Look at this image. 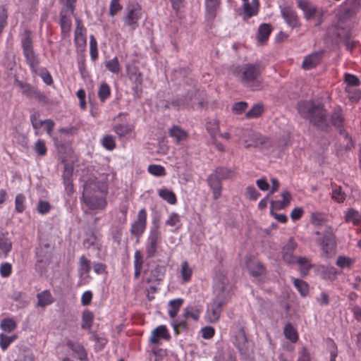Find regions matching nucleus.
I'll list each match as a JSON object with an SVG mask.
<instances>
[{
    "mask_svg": "<svg viewBox=\"0 0 361 361\" xmlns=\"http://www.w3.org/2000/svg\"><path fill=\"white\" fill-rule=\"evenodd\" d=\"M299 114L314 126L326 130L330 124L341 128L344 121L342 109L336 107L330 116H327L323 106L315 104L313 101H302L297 106Z\"/></svg>",
    "mask_w": 361,
    "mask_h": 361,
    "instance_id": "obj_1",
    "label": "nucleus"
},
{
    "mask_svg": "<svg viewBox=\"0 0 361 361\" xmlns=\"http://www.w3.org/2000/svg\"><path fill=\"white\" fill-rule=\"evenodd\" d=\"M107 194L106 182H85L81 197L82 204L89 210H104L107 206Z\"/></svg>",
    "mask_w": 361,
    "mask_h": 361,
    "instance_id": "obj_2",
    "label": "nucleus"
},
{
    "mask_svg": "<svg viewBox=\"0 0 361 361\" xmlns=\"http://www.w3.org/2000/svg\"><path fill=\"white\" fill-rule=\"evenodd\" d=\"M262 71L259 64H245L240 70L242 84L252 91L259 90L263 82Z\"/></svg>",
    "mask_w": 361,
    "mask_h": 361,
    "instance_id": "obj_3",
    "label": "nucleus"
},
{
    "mask_svg": "<svg viewBox=\"0 0 361 361\" xmlns=\"http://www.w3.org/2000/svg\"><path fill=\"white\" fill-rule=\"evenodd\" d=\"M154 226L150 228L145 243V252L147 258L154 257L161 242V233L158 223L153 221Z\"/></svg>",
    "mask_w": 361,
    "mask_h": 361,
    "instance_id": "obj_4",
    "label": "nucleus"
},
{
    "mask_svg": "<svg viewBox=\"0 0 361 361\" xmlns=\"http://www.w3.org/2000/svg\"><path fill=\"white\" fill-rule=\"evenodd\" d=\"M224 287L221 286V292L208 305L205 314V319L207 322L215 323L219 319L222 312V307L227 302L226 298L224 297Z\"/></svg>",
    "mask_w": 361,
    "mask_h": 361,
    "instance_id": "obj_5",
    "label": "nucleus"
},
{
    "mask_svg": "<svg viewBox=\"0 0 361 361\" xmlns=\"http://www.w3.org/2000/svg\"><path fill=\"white\" fill-rule=\"evenodd\" d=\"M298 7L302 11L304 18L310 20L317 18V26L322 23L323 9L312 5L309 0H296Z\"/></svg>",
    "mask_w": 361,
    "mask_h": 361,
    "instance_id": "obj_6",
    "label": "nucleus"
},
{
    "mask_svg": "<svg viewBox=\"0 0 361 361\" xmlns=\"http://www.w3.org/2000/svg\"><path fill=\"white\" fill-rule=\"evenodd\" d=\"M141 18V6L137 2L129 3L126 6V14L123 17L125 25L135 30L138 27V21Z\"/></svg>",
    "mask_w": 361,
    "mask_h": 361,
    "instance_id": "obj_7",
    "label": "nucleus"
},
{
    "mask_svg": "<svg viewBox=\"0 0 361 361\" xmlns=\"http://www.w3.org/2000/svg\"><path fill=\"white\" fill-rule=\"evenodd\" d=\"M322 254L326 257L334 255L336 252V242L334 233L331 228H328L324 234V236L318 240Z\"/></svg>",
    "mask_w": 361,
    "mask_h": 361,
    "instance_id": "obj_8",
    "label": "nucleus"
},
{
    "mask_svg": "<svg viewBox=\"0 0 361 361\" xmlns=\"http://www.w3.org/2000/svg\"><path fill=\"white\" fill-rule=\"evenodd\" d=\"M166 269L163 266L157 265L152 269L145 270L143 281L149 284V289L152 293L156 291L154 284L161 281L165 275Z\"/></svg>",
    "mask_w": 361,
    "mask_h": 361,
    "instance_id": "obj_9",
    "label": "nucleus"
},
{
    "mask_svg": "<svg viewBox=\"0 0 361 361\" xmlns=\"http://www.w3.org/2000/svg\"><path fill=\"white\" fill-rule=\"evenodd\" d=\"M200 313L201 310L196 307H187L185 308L183 314V319L178 318L172 322L174 331L178 332L179 329H186L187 319H192L196 322L199 319Z\"/></svg>",
    "mask_w": 361,
    "mask_h": 361,
    "instance_id": "obj_10",
    "label": "nucleus"
},
{
    "mask_svg": "<svg viewBox=\"0 0 361 361\" xmlns=\"http://www.w3.org/2000/svg\"><path fill=\"white\" fill-rule=\"evenodd\" d=\"M147 212L145 208H142L139 210L135 220L130 226V233L132 235L140 238L147 228Z\"/></svg>",
    "mask_w": 361,
    "mask_h": 361,
    "instance_id": "obj_11",
    "label": "nucleus"
},
{
    "mask_svg": "<svg viewBox=\"0 0 361 361\" xmlns=\"http://www.w3.org/2000/svg\"><path fill=\"white\" fill-rule=\"evenodd\" d=\"M280 11L282 18L290 27L296 28L300 26V18L293 8L288 6H280Z\"/></svg>",
    "mask_w": 361,
    "mask_h": 361,
    "instance_id": "obj_12",
    "label": "nucleus"
},
{
    "mask_svg": "<svg viewBox=\"0 0 361 361\" xmlns=\"http://www.w3.org/2000/svg\"><path fill=\"white\" fill-rule=\"evenodd\" d=\"M171 339L170 333L165 325H159L156 327L151 333L149 338V343L154 345L161 344V341H169Z\"/></svg>",
    "mask_w": 361,
    "mask_h": 361,
    "instance_id": "obj_13",
    "label": "nucleus"
},
{
    "mask_svg": "<svg viewBox=\"0 0 361 361\" xmlns=\"http://www.w3.org/2000/svg\"><path fill=\"white\" fill-rule=\"evenodd\" d=\"M259 0H252L251 3L249 2V0L246 1H243L242 8H243V20H248L250 18L257 16L259 12Z\"/></svg>",
    "mask_w": 361,
    "mask_h": 361,
    "instance_id": "obj_14",
    "label": "nucleus"
},
{
    "mask_svg": "<svg viewBox=\"0 0 361 361\" xmlns=\"http://www.w3.org/2000/svg\"><path fill=\"white\" fill-rule=\"evenodd\" d=\"M16 84L18 87L20 89L21 92L27 97L30 99L35 98L38 99H42L44 98V95L42 93H41L35 88L32 87L30 84L23 82L19 80L16 81Z\"/></svg>",
    "mask_w": 361,
    "mask_h": 361,
    "instance_id": "obj_15",
    "label": "nucleus"
},
{
    "mask_svg": "<svg viewBox=\"0 0 361 361\" xmlns=\"http://www.w3.org/2000/svg\"><path fill=\"white\" fill-rule=\"evenodd\" d=\"M297 247V243L293 238H290L282 249V257L288 264L295 262L293 253Z\"/></svg>",
    "mask_w": 361,
    "mask_h": 361,
    "instance_id": "obj_16",
    "label": "nucleus"
},
{
    "mask_svg": "<svg viewBox=\"0 0 361 361\" xmlns=\"http://www.w3.org/2000/svg\"><path fill=\"white\" fill-rule=\"evenodd\" d=\"M169 135L176 144L185 141L188 137V132L177 125H173L169 130Z\"/></svg>",
    "mask_w": 361,
    "mask_h": 361,
    "instance_id": "obj_17",
    "label": "nucleus"
},
{
    "mask_svg": "<svg viewBox=\"0 0 361 361\" xmlns=\"http://www.w3.org/2000/svg\"><path fill=\"white\" fill-rule=\"evenodd\" d=\"M66 345L75 354L78 360L80 361L87 360V351L81 343L69 339L66 341Z\"/></svg>",
    "mask_w": 361,
    "mask_h": 361,
    "instance_id": "obj_18",
    "label": "nucleus"
},
{
    "mask_svg": "<svg viewBox=\"0 0 361 361\" xmlns=\"http://www.w3.org/2000/svg\"><path fill=\"white\" fill-rule=\"evenodd\" d=\"M23 53L32 73L37 74L38 73V68H39V59L38 56L35 53L34 49Z\"/></svg>",
    "mask_w": 361,
    "mask_h": 361,
    "instance_id": "obj_19",
    "label": "nucleus"
},
{
    "mask_svg": "<svg viewBox=\"0 0 361 361\" xmlns=\"http://www.w3.org/2000/svg\"><path fill=\"white\" fill-rule=\"evenodd\" d=\"M74 41L78 48L83 50L87 44L86 30L80 23H78L75 30Z\"/></svg>",
    "mask_w": 361,
    "mask_h": 361,
    "instance_id": "obj_20",
    "label": "nucleus"
},
{
    "mask_svg": "<svg viewBox=\"0 0 361 361\" xmlns=\"http://www.w3.org/2000/svg\"><path fill=\"white\" fill-rule=\"evenodd\" d=\"M233 174L234 173L231 170L227 168L219 167L209 176L207 180H223L224 179H232L234 178Z\"/></svg>",
    "mask_w": 361,
    "mask_h": 361,
    "instance_id": "obj_21",
    "label": "nucleus"
},
{
    "mask_svg": "<svg viewBox=\"0 0 361 361\" xmlns=\"http://www.w3.org/2000/svg\"><path fill=\"white\" fill-rule=\"evenodd\" d=\"M70 12L65 8H62L60 13L59 24L61 29V32L63 35L68 33L71 29L72 21L71 18Z\"/></svg>",
    "mask_w": 361,
    "mask_h": 361,
    "instance_id": "obj_22",
    "label": "nucleus"
},
{
    "mask_svg": "<svg viewBox=\"0 0 361 361\" xmlns=\"http://www.w3.org/2000/svg\"><path fill=\"white\" fill-rule=\"evenodd\" d=\"M321 57V52H314L307 55L302 61V68L305 70H310L316 67L320 62Z\"/></svg>",
    "mask_w": 361,
    "mask_h": 361,
    "instance_id": "obj_23",
    "label": "nucleus"
},
{
    "mask_svg": "<svg viewBox=\"0 0 361 361\" xmlns=\"http://www.w3.org/2000/svg\"><path fill=\"white\" fill-rule=\"evenodd\" d=\"M247 267L254 277L262 276L266 273V268L260 262H249L247 263Z\"/></svg>",
    "mask_w": 361,
    "mask_h": 361,
    "instance_id": "obj_24",
    "label": "nucleus"
},
{
    "mask_svg": "<svg viewBox=\"0 0 361 361\" xmlns=\"http://www.w3.org/2000/svg\"><path fill=\"white\" fill-rule=\"evenodd\" d=\"M180 274L182 283H186L191 281L193 274V269L187 261H184L181 263Z\"/></svg>",
    "mask_w": 361,
    "mask_h": 361,
    "instance_id": "obj_25",
    "label": "nucleus"
},
{
    "mask_svg": "<svg viewBox=\"0 0 361 361\" xmlns=\"http://www.w3.org/2000/svg\"><path fill=\"white\" fill-rule=\"evenodd\" d=\"M281 200L271 202V207L275 209H283L286 208L290 202L292 197L289 192L283 191L281 195Z\"/></svg>",
    "mask_w": 361,
    "mask_h": 361,
    "instance_id": "obj_26",
    "label": "nucleus"
},
{
    "mask_svg": "<svg viewBox=\"0 0 361 361\" xmlns=\"http://www.w3.org/2000/svg\"><path fill=\"white\" fill-rule=\"evenodd\" d=\"M12 249V243L6 234L0 235V257H6Z\"/></svg>",
    "mask_w": 361,
    "mask_h": 361,
    "instance_id": "obj_27",
    "label": "nucleus"
},
{
    "mask_svg": "<svg viewBox=\"0 0 361 361\" xmlns=\"http://www.w3.org/2000/svg\"><path fill=\"white\" fill-rule=\"evenodd\" d=\"M37 306L46 307L52 304L54 301V298L51 295V293L48 290H43L42 292L37 295Z\"/></svg>",
    "mask_w": 361,
    "mask_h": 361,
    "instance_id": "obj_28",
    "label": "nucleus"
},
{
    "mask_svg": "<svg viewBox=\"0 0 361 361\" xmlns=\"http://www.w3.org/2000/svg\"><path fill=\"white\" fill-rule=\"evenodd\" d=\"M183 304V300L181 298H176L171 300L169 302V316L175 320L182 305Z\"/></svg>",
    "mask_w": 361,
    "mask_h": 361,
    "instance_id": "obj_29",
    "label": "nucleus"
},
{
    "mask_svg": "<svg viewBox=\"0 0 361 361\" xmlns=\"http://www.w3.org/2000/svg\"><path fill=\"white\" fill-rule=\"evenodd\" d=\"M248 341L243 329L238 331L235 336V344L240 352H245L248 348Z\"/></svg>",
    "mask_w": 361,
    "mask_h": 361,
    "instance_id": "obj_30",
    "label": "nucleus"
},
{
    "mask_svg": "<svg viewBox=\"0 0 361 361\" xmlns=\"http://www.w3.org/2000/svg\"><path fill=\"white\" fill-rule=\"evenodd\" d=\"M271 32V27L269 24L263 23L259 26L257 39L259 42H263L268 39Z\"/></svg>",
    "mask_w": 361,
    "mask_h": 361,
    "instance_id": "obj_31",
    "label": "nucleus"
},
{
    "mask_svg": "<svg viewBox=\"0 0 361 361\" xmlns=\"http://www.w3.org/2000/svg\"><path fill=\"white\" fill-rule=\"evenodd\" d=\"M21 46L23 52L33 50L32 39L30 31L25 30L21 35Z\"/></svg>",
    "mask_w": 361,
    "mask_h": 361,
    "instance_id": "obj_32",
    "label": "nucleus"
},
{
    "mask_svg": "<svg viewBox=\"0 0 361 361\" xmlns=\"http://www.w3.org/2000/svg\"><path fill=\"white\" fill-rule=\"evenodd\" d=\"M143 265V257L140 250H136L134 255V277L138 279L141 274Z\"/></svg>",
    "mask_w": 361,
    "mask_h": 361,
    "instance_id": "obj_33",
    "label": "nucleus"
},
{
    "mask_svg": "<svg viewBox=\"0 0 361 361\" xmlns=\"http://www.w3.org/2000/svg\"><path fill=\"white\" fill-rule=\"evenodd\" d=\"M345 221L353 223L355 226L359 225L361 223V216L359 212L354 209H349L345 213Z\"/></svg>",
    "mask_w": 361,
    "mask_h": 361,
    "instance_id": "obj_34",
    "label": "nucleus"
},
{
    "mask_svg": "<svg viewBox=\"0 0 361 361\" xmlns=\"http://www.w3.org/2000/svg\"><path fill=\"white\" fill-rule=\"evenodd\" d=\"M158 194L161 198L170 204H176L177 202L176 195L171 190L167 188H161L159 190Z\"/></svg>",
    "mask_w": 361,
    "mask_h": 361,
    "instance_id": "obj_35",
    "label": "nucleus"
},
{
    "mask_svg": "<svg viewBox=\"0 0 361 361\" xmlns=\"http://www.w3.org/2000/svg\"><path fill=\"white\" fill-rule=\"evenodd\" d=\"M133 130V128L128 123H117L113 126L114 132L119 137H123L128 135Z\"/></svg>",
    "mask_w": 361,
    "mask_h": 361,
    "instance_id": "obj_36",
    "label": "nucleus"
},
{
    "mask_svg": "<svg viewBox=\"0 0 361 361\" xmlns=\"http://www.w3.org/2000/svg\"><path fill=\"white\" fill-rule=\"evenodd\" d=\"M94 314L89 310L83 311L82 314L81 328L82 329L90 330L93 324Z\"/></svg>",
    "mask_w": 361,
    "mask_h": 361,
    "instance_id": "obj_37",
    "label": "nucleus"
},
{
    "mask_svg": "<svg viewBox=\"0 0 361 361\" xmlns=\"http://www.w3.org/2000/svg\"><path fill=\"white\" fill-rule=\"evenodd\" d=\"M264 111V108L262 104H255L248 111H247L245 117L247 119L257 118L263 114Z\"/></svg>",
    "mask_w": 361,
    "mask_h": 361,
    "instance_id": "obj_38",
    "label": "nucleus"
},
{
    "mask_svg": "<svg viewBox=\"0 0 361 361\" xmlns=\"http://www.w3.org/2000/svg\"><path fill=\"white\" fill-rule=\"evenodd\" d=\"M79 274L82 276L85 274H89L91 271L90 260H89L85 255H82L79 259Z\"/></svg>",
    "mask_w": 361,
    "mask_h": 361,
    "instance_id": "obj_39",
    "label": "nucleus"
},
{
    "mask_svg": "<svg viewBox=\"0 0 361 361\" xmlns=\"http://www.w3.org/2000/svg\"><path fill=\"white\" fill-rule=\"evenodd\" d=\"M207 15L214 18L216 10L220 4V0H204Z\"/></svg>",
    "mask_w": 361,
    "mask_h": 361,
    "instance_id": "obj_40",
    "label": "nucleus"
},
{
    "mask_svg": "<svg viewBox=\"0 0 361 361\" xmlns=\"http://www.w3.org/2000/svg\"><path fill=\"white\" fill-rule=\"evenodd\" d=\"M97 94L100 102H104L111 95L110 86L106 82L102 83L99 87Z\"/></svg>",
    "mask_w": 361,
    "mask_h": 361,
    "instance_id": "obj_41",
    "label": "nucleus"
},
{
    "mask_svg": "<svg viewBox=\"0 0 361 361\" xmlns=\"http://www.w3.org/2000/svg\"><path fill=\"white\" fill-rule=\"evenodd\" d=\"M101 145L105 149L112 151L116 147L115 137L111 135H105L101 140Z\"/></svg>",
    "mask_w": 361,
    "mask_h": 361,
    "instance_id": "obj_42",
    "label": "nucleus"
},
{
    "mask_svg": "<svg viewBox=\"0 0 361 361\" xmlns=\"http://www.w3.org/2000/svg\"><path fill=\"white\" fill-rule=\"evenodd\" d=\"M206 128L211 137H215L219 130V121L216 118H210L207 121Z\"/></svg>",
    "mask_w": 361,
    "mask_h": 361,
    "instance_id": "obj_43",
    "label": "nucleus"
},
{
    "mask_svg": "<svg viewBox=\"0 0 361 361\" xmlns=\"http://www.w3.org/2000/svg\"><path fill=\"white\" fill-rule=\"evenodd\" d=\"M0 328L6 333H10L17 328V324L12 318H6L1 320Z\"/></svg>",
    "mask_w": 361,
    "mask_h": 361,
    "instance_id": "obj_44",
    "label": "nucleus"
},
{
    "mask_svg": "<svg viewBox=\"0 0 361 361\" xmlns=\"http://www.w3.org/2000/svg\"><path fill=\"white\" fill-rule=\"evenodd\" d=\"M123 225H112L110 228V233L113 240L117 243L120 244L123 233Z\"/></svg>",
    "mask_w": 361,
    "mask_h": 361,
    "instance_id": "obj_45",
    "label": "nucleus"
},
{
    "mask_svg": "<svg viewBox=\"0 0 361 361\" xmlns=\"http://www.w3.org/2000/svg\"><path fill=\"white\" fill-rule=\"evenodd\" d=\"M284 335L287 339L293 343H296L298 340V332L290 324H288L285 326Z\"/></svg>",
    "mask_w": 361,
    "mask_h": 361,
    "instance_id": "obj_46",
    "label": "nucleus"
},
{
    "mask_svg": "<svg viewBox=\"0 0 361 361\" xmlns=\"http://www.w3.org/2000/svg\"><path fill=\"white\" fill-rule=\"evenodd\" d=\"M297 263L298 264L299 267H300V274L302 276H306L309 270L312 267L310 261L306 257H300L298 258Z\"/></svg>",
    "mask_w": 361,
    "mask_h": 361,
    "instance_id": "obj_47",
    "label": "nucleus"
},
{
    "mask_svg": "<svg viewBox=\"0 0 361 361\" xmlns=\"http://www.w3.org/2000/svg\"><path fill=\"white\" fill-rule=\"evenodd\" d=\"M165 224L166 225L171 227H176L177 229H179L182 226L180 216L176 212H172L170 214Z\"/></svg>",
    "mask_w": 361,
    "mask_h": 361,
    "instance_id": "obj_48",
    "label": "nucleus"
},
{
    "mask_svg": "<svg viewBox=\"0 0 361 361\" xmlns=\"http://www.w3.org/2000/svg\"><path fill=\"white\" fill-rule=\"evenodd\" d=\"M17 339V335L6 336L4 334H0V347L4 351L10 344Z\"/></svg>",
    "mask_w": 361,
    "mask_h": 361,
    "instance_id": "obj_49",
    "label": "nucleus"
},
{
    "mask_svg": "<svg viewBox=\"0 0 361 361\" xmlns=\"http://www.w3.org/2000/svg\"><path fill=\"white\" fill-rule=\"evenodd\" d=\"M293 283L302 296L304 297L308 294L309 286L307 283L298 279H294Z\"/></svg>",
    "mask_w": 361,
    "mask_h": 361,
    "instance_id": "obj_50",
    "label": "nucleus"
},
{
    "mask_svg": "<svg viewBox=\"0 0 361 361\" xmlns=\"http://www.w3.org/2000/svg\"><path fill=\"white\" fill-rule=\"evenodd\" d=\"M345 91L352 102H357L361 98V92L355 87H345Z\"/></svg>",
    "mask_w": 361,
    "mask_h": 361,
    "instance_id": "obj_51",
    "label": "nucleus"
},
{
    "mask_svg": "<svg viewBox=\"0 0 361 361\" xmlns=\"http://www.w3.org/2000/svg\"><path fill=\"white\" fill-rule=\"evenodd\" d=\"M90 55L92 61L98 58L97 42L94 35L90 37Z\"/></svg>",
    "mask_w": 361,
    "mask_h": 361,
    "instance_id": "obj_52",
    "label": "nucleus"
},
{
    "mask_svg": "<svg viewBox=\"0 0 361 361\" xmlns=\"http://www.w3.org/2000/svg\"><path fill=\"white\" fill-rule=\"evenodd\" d=\"M279 187V182H272V186H271L269 193L265 197L262 199L258 204V207L259 209L262 210L267 207L269 195L273 194L276 190H278Z\"/></svg>",
    "mask_w": 361,
    "mask_h": 361,
    "instance_id": "obj_53",
    "label": "nucleus"
},
{
    "mask_svg": "<svg viewBox=\"0 0 361 361\" xmlns=\"http://www.w3.org/2000/svg\"><path fill=\"white\" fill-rule=\"evenodd\" d=\"M105 66L107 70L113 73H118L120 72V65L117 56L106 62Z\"/></svg>",
    "mask_w": 361,
    "mask_h": 361,
    "instance_id": "obj_54",
    "label": "nucleus"
},
{
    "mask_svg": "<svg viewBox=\"0 0 361 361\" xmlns=\"http://www.w3.org/2000/svg\"><path fill=\"white\" fill-rule=\"evenodd\" d=\"M25 197L23 194H18L15 200V209L18 213H23L25 209Z\"/></svg>",
    "mask_w": 361,
    "mask_h": 361,
    "instance_id": "obj_55",
    "label": "nucleus"
},
{
    "mask_svg": "<svg viewBox=\"0 0 361 361\" xmlns=\"http://www.w3.org/2000/svg\"><path fill=\"white\" fill-rule=\"evenodd\" d=\"M344 81L346 83V87H355L360 85L358 78L350 73H345Z\"/></svg>",
    "mask_w": 361,
    "mask_h": 361,
    "instance_id": "obj_56",
    "label": "nucleus"
},
{
    "mask_svg": "<svg viewBox=\"0 0 361 361\" xmlns=\"http://www.w3.org/2000/svg\"><path fill=\"white\" fill-rule=\"evenodd\" d=\"M34 149L37 155L44 157L47 154V149L44 140L38 139L34 145Z\"/></svg>",
    "mask_w": 361,
    "mask_h": 361,
    "instance_id": "obj_57",
    "label": "nucleus"
},
{
    "mask_svg": "<svg viewBox=\"0 0 361 361\" xmlns=\"http://www.w3.org/2000/svg\"><path fill=\"white\" fill-rule=\"evenodd\" d=\"M40 76L44 82L47 85H51L53 82V79L49 72L45 68L39 67L38 73L36 74Z\"/></svg>",
    "mask_w": 361,
    "mask_h": 361,
    "instance_id": "obj_58",
    "label": "nucleus"
},
{
    "mask_svg": "<svg viewBox=\"0 0 361 361\" xmlns=\"http://www.w3.org/2000/svg\"><path fill=\"white\" fill-rule=\"evenodd\" d=\"M123 8L122 5L120 4L119 0H111L109 4V13L111 17H114L117 14L118 12L121 11Z\"/></svg>",
    "mask_w": 361,
    "mask_h": 361,
    "instance_id": "obj_59",
    "label": "nucleus"
},
{
    "mask_svg": "<svg viewBox=\"0 0 361 361\" xmlns=\"http://www.w3.org/2000/svg\"><path fill=\"white\" fill-rule=\"evenodd\" d=\"M148 172L155 176H161L165 174V169L161 165L152 164L148 166Z\"/></svg>",
    "mask_w": 361,
    "mask_h": 361,
    "instance_id": "obj_60",
    "label": "nucleus"
},
{
    "mask_svg": "<svg viewBox=\"0 0 361 361\" xmlns=\"http://www.w3.org/2000/svg\"><path fill=\"white\" fill-rule=\"evenodd\" d=\"M209 184L210 188L212 190L214 199L217 200L221 194V182H209Z\"/></svg>",
    "mask_w": 361,
    "mask_h": 361,
    "instance_id": "obj_61",
    "label": "nucleus"
},
{
    "mask_svg": "<svg viewBox=\"0 0 361 361\" xmlns=\"http://www.w3.org/2000/svg\"><path fill=\"white\" fill-rule=\"evenodd\" d=\"M248 104L246 102H238L233 104L232 106V112L235 114H241L245 111Z\"/></svg>",
    "mask_w": 361,
    "mask_h": 361,
    "instance_id": "obj_62",
    "label": "nucleus"
},
{
    "mask_svg": "<svg viewBox=\"0 0 361 361\" xmlns=\"http://www.w3.org/2000/svg\"><path fill=\"white\" fill-rule=\"evenodd\" d=\"M332 198L337 202H343L345 199V193L341 191V187H334Z\"/></svg>",
    "mask_w": 361,
    "mask_h": 361,
    "instance_id": "obj_63",
    "label": "nucleus"
},
{
    "mask_svg": "<svg viewBox=\"0 0 361 361\" xmlns=\"http://www.w3.org/2000/svg\"><path fill=\"white\" fill-rule=\"evenodd\" d=\"M12 273V266L8 262H4L0 265V275L3 278L8 277Z\"/></svg>",
    "mask_w": 361,
    "mask_h": 361,
    "instance_id": "obj_64",
    "label": "nucleus"
}]
</instances>
